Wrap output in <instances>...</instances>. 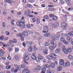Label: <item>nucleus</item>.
Instances as JSON below:
<instances>
[{"mask_svg": "<svg viewBox=\"0 0 73 73\" xmlns=\"http://www.w3.org/2000/svg\"><path fill=\"white\" fill-rule=\"evenodd\" d=\"M62 67L61 66H59L57 68V70L58 71H61L62 70Z\"/></svg>", "mask_w": 73, "mask_h": 73, "instance_id": "obj_15", "label": "nucleus"}, {"mask_svg": "<svg viewBox=\"0 0 73 73\" xmlns=\"http://www.w3.org/2000/svg\"><path fill=\"white\" fill-rule=\"evenodd\" d=\"M27 10H26L24 12V14L25 16H28V14H27Z\"/></svg>", "mask_w": 73, "mask_h": 73, "instance_id": "obj_54", "label": "nucleus"}, {"mask_svg": "<svg viewBox=\"0 0 73 73\" xmlns=\"http://www.w3.org/2000/svg\"><path fill=\"white\" fill-rule=\"evenodd\" d=\"M68 51V53H69V52L70 53L71 52H72V48H68V50H67Z\"/></svg>", "mask_w": 73, "mask_h": 73, "instance_id": "obj_28", "label": "nucleus"}, {"mask_svg": "<svg viewBox=\"0 0 73 73\" xmlns=\"http://www.w3.org/2000/svg\"><path fill=\"white\" fill-rule=\"evenodd\" d=\"M52 27L53 28H56V25H55L54 24H52Z\"/></svg>", "mask_w": 73, "mask_h": 73, "instance_id": "obj_44", "label": "nucleus"}, {"mask_svg": "<svg viewBox=\"0 0 73 73\" xmlns=\"http://www.w3.org/2000/svg\"><path fill=\"white\" fill-rule=\"evenodd\" d=\"M46 73H52V72H51V71H50V70H48L47 71Z\"/></svg>", "mask_w": 73, "mask_h": 73, "instance_id": "obj_51", "label": "nucleus"}, {"mask_svg": "<svg viewBox=\"0 0 73 73\" xmlns=\"http://www.w3.org/2000/svg\"><path fill=\"white\" fill-rule=\"evenodd\" d=\"M60 61L59 62V64L60 65H63L64 66V60L62 59H61L60 60Z\"/></svg>", "mask_w": 73, "mask_h": 73, "instance_id": "obj_5", "label": "nucleus"}, {"mask_svg": "<svg viewBox=\"0 0 73 73\" xmlns=\"http://www.w3.org/2000/svg\"><path fill=\"white\" fill-rule=\"evenodd\" d=\"M9 42L10 44H13V41L11 40L9 41Z\"/></svg>", "mask_w": 73, "mask_h": 73, "instance_id": "obj_61", "label": "nucleus"}, {"mask_svg": "<svg viewBox=\"0 0 73 73\" xmlns=\"http://www.w3.org/2000/svg\"><path fill=\"white\" fill-rule=\"evenodd\" d=\"M46 51H47V50H43V52L44 54H48V52Z\"/></svg>", "mask_w": 73, "mask_h": 73, "instance_id": "obj_27", "label": "nucleus"}, {"mask_svg": "<svg viewBox=\"0 0 73 73\" xmlns=\"http://www.w3.org/2000/svg\"><path fill=\"white\" fill-rule=\"evenodd\" d=\"M27 11H28V13H27V15H30V14L31 13V12L30 11L29 9H27Z\"/></svg>", "mask_w": 73, "mask_h": 73, "instance_id": "obj_47", "label": "nucleus"}, {"mask_svg": "<svg viewBox=\"0 0 73 73\" xmlns=\"http://www.w3.org/2000/svg\"><path fill=\"white\" fill-rule=\"evenodd\" d=\"M48 11H55V9L53 8H49L48 9Z\"/></svg>", "mask_w": 73, "mask_h": 73, "instance_id": "obj_18", "label": "nucleus"}, {"mask_svg": "<svg viewBox=\"0 0 73 73\" xmlns=\"http://www.w3.org/2000/svg\"><path fill=\"white\" fill-rule=\"evenodd\" d=\"M70 65V63L69 62H67L66 64H64V67H65L66 66H69Z\"/></svg>", "mask_w": 73, "mask_h": 73, "instance_id": "obj_16", "label": "nucleus"}, {"mask_svg": "<svg viewBox=\"0 0 73 73\" xmlns=\"http://www.w3.org/2000/svg\"><path fill=\"white\" fill-rule=\"evenodd\" d=\"M0 52L1 53H2L3 54L5 53V52H4V50L2 49L0 50Z\"/></svg>", "mask_w": 73, "mask_h": 73, "instance_id": "obj_31", "label": "nucleus"}, {"mask_svg": "<svg viewBox=\"0 0 73 73\" xmlns=\"http://www.w3.org/2000/svg\"><path fill=\"white\" fill-rule=\"evenodd\" d=\"M46 58L48 60H52V58H53V57L50 56H46Z\"/></svg>", "mask_w": 73, "mask_h": 73, "instance_id": "obj_12", "label": "nucleus"}, {"mask_svg": "<svg viewBox=\"0 0 73 73\" xmlns=\"http://www.w3.org/2000/svg\"><path fill=\"white\" fill-rule=\"evenodd\" d=\"M60 3L62 4H64V1L62 0L60 1Z\"/></svg>", "mask_w": 73, "mask_h": 73, "instance_id": "obj_57", "label": "nucleus"}, {"mask_svg": "<svg viewBox=\"0 0 73 73\" xmlns=\"http://www.w3.org/2000/svg\"><path fill=\"white\" fill-rule=\"evenodd\" d=\"M35 1V0H30V2L31 3H33Z\"/></svg>", "mask_w": 73, "mask_h": 73, "instance_id": "obj_46", "label": "nucleus"}, {"mask_svg": "<svg viewBox=\"0 0 73 73\" xmlns=\"http://www.w3.org/2000/svg\"><path fill=\"white\" fill-rule=\"evenodd\" d=\"M17 70H17V69H14V73H17Z\"/></svg>", "mask_w": 73, "mask_h": 73, "instance_id": "obj_59", "label": "nucleus"}, {"mask_svg": "<svg viewBox=\"0 0 73 73\" xmlns=\"http://www.w3.org/2000/svg\"><path fill=\"white\" fill-rule=\"evenodd\" d=\"M50 34L48 33H46L44 35V36H45V37H49L50 36Z\"/></svg>", "mask_w": 73, "mask_h": 73, "instance_id": "obj_17", "label": "nucleus"}, {"mask_svg": "<svg viewBox=\"0 0 73 73\" xmlns=\"http://www.w3.org/2000/svg\"><path fill=\"white\" fill-rule=\"evenodd\" d=\"M55 37H56V38H60V36L58 35H56V36L55 35Z\"/></svg>", "mask_w": 73, "mask_h": 73, "instance_id": "obj_52", "label": "nucleus"}, {"mask_svg": "<svg viewBox=\"0 0 73 73\" xmlns=\"http://www.w3.org/2000/svg\"><path fill=\"white\" fill-rule=\"evenodd\" d=\"M31 58L33 60H36V56L35 55H32Z\"/></svg>", "mask_w": 73, "mask_h": 73, "instance_id": "obj_25", "label": "nucleus"}, {"mask_svg": "<svg viewBox=\"0 0 73 73\" xmlns=\"http://www.w3.org/2000/svg\"><path fill=\"white\" fill-rule=\"evenodd\" d=\"M15 59H16V60H19V57L17 56H15Z\"/></svg>", "mask_w": 73, "mask_h": 73, "instance_id": "obj_45", "label": "nucleus"}, {"mask_svg": "<svg viewBox=\"0 0 73 73\" xmlns=\"http://www.w3.org/2000/svg\"><path fill=\"white\" fill-rule=\"evenodd\" d=\"M11 24L13 25H14V24H15V21L14 20H11Z\"/></svg>", "mask_w": 73, "mask_h": 73, "instance_id": "obj_33", "label": "nucleus"}, {"mask_svg": "<svg viewBox=\"0 0 73 73\" xmlns=\"http://www.w3.org/2000/svg\"><path fill=\"white\" fill-rule=\"evenodd\" d=\"M2 26L3 27V28H5V27H6L5 25V23L3 22V23Z\"/></svg>", "mask_w": 73, "mask_h": 73, "instance_id": "obj_37", "label": "nucleus"}, {"mask_svg": "<svg viewBox=\"0 0 73 73\" xmlns=\"http://www.w3.org/2000/svg\"><path fill=\"white\" fill-rule=\"evenodd\" d=\"M11 66L10 65H8L6 67V68L7 69H11Z\"/></svg>", "mask_w": 73, "mask_h": 73, "instance_id": "obj_22", "label": "nucleus"}, {"mask_svg": "<svg viewBox=\"0 0 73 73\" xmlns=\"http://www.w3.org/2000/svg\"><path fill=\"white\" fill-rule=\"evenodd\" d=\"M48 65L47 64H44L43 65V68L42 69V70L43 71H46V68H48Z\"/></svg>", "mask_w": 73, "mask_h": 73, "instance_id": "obj_6", "label": "nucleus"}, {"mask_svg": "<svg viewBox=\"0 0 73 73\" xmlns=\"http://www.w3.org/2000/svg\"><path fill=\"white\" fill-rule=\"evenodd\" d=\"M59 34L60 35V36H62V37L64 36V34L63 33H59Z\"/></svg>", "mask_w": 73, "mask_h": 73, "instance_id": "obj_53", "label": "nucleus"}, {"mask_svg": "<svg viewBox=\"0 0 73 73\" xmlns=\"http://www.w3.org/2000/svg\"><path fill=\"white\" fill-rule=\"evenodd\" d=\"M19 27H21L22 28H25V25L24 24H23L22 25H21L20 22L19 21H18L17 23Z\"/></svg>", "mask_w": 73, "mask_h": 73, "instance_id": "obj_2", "label": "nucleus"}, {"mask_svg": "<svg viewBox=\"0 0 73 73\" xmlns=\"http://www.w3.org/2000/svg\"><path fill=\"white\" fill-rule=\"evenodd\" d=\"M61 26L62 28H65L67 27V24L65 23H62L61 24Z\"/></svg>", "mask_w": 73, "mask_h": 73, "instance_id": "obj_4", "label": "nucleus"}, {"mask_svg": "<svg viewBox=\"0 0 73 73\" xmlns=\"http://www.w3.org/2000/svg\"><path fill=\"white\" fill-rule=\"evenodd\" d=\"M6 35L7 36H9V35L10 34V33H9V32L8 31H6Z\"/></svg>", "mask_w": 73, "mask_h": 73, "instance_id": "obj_41", "label": "nucleus"}, {"mask_svg": "<svg viewBox=\"0 0 73 73\" xmlns=\"http://www.w3.org/2000/svg\"><path fill=\"white\" fill-rule=\"evenodd\" d=\"M43 59V57L42 56H41L40 55H39L38 57V61H40V60H41Z\"/></svg>", "mask_w": 73, "mask_h": 73, "instance_id": "obj_11", "label": "nucleus"}, {"mask_svg": "<svg viewBox=\"0 0 73 73\" xmlns=\"http://www.w3.org/2000/svg\"><path fill=\"white\" fill-rule=\"evenodd\" d=\"M55 52L56 53H60V50L58 49H56L55 50Z\"/></svg>", "mask_w": 73, "mask_h": 73, "instance_id": "obj_23", "label": "nucleus"}, {"mask_svg": "<svg viewBox=\"0 0 73 73\" xmlns=\"http://www.w3.org/2000/svg\"><path fill=\"white\" fill-rule=\"evenodd\" d=\"M44 31H43V33H47L49 31V27L48 26H45L44 27Z\"/></svg>", "mask_w": 73, "mask_h": 73, "instance_id": "obj_3", "label": "nucleus"}, {"mask_svg": "<svg viewBox=\"0 0 73 73\" xmlns=\"http://www.w3.org/2000/svg\"><path fill=\"white\" fill-rule=\"evenodd\" d=\"M49 16L50 17H52L54 16V15L53 14H51Z\"/></svg>", "mask_w": 73, "mask_h": 73, "instance_id": "obj_58", "label": "nucleus"}, {"mask_svg": "<svg viewBox=\"0 0 73 73\" xmlns=\"http://www.w3.org/2000/svg\"><path fill=\"white\" fill-rule=\"evenodd\" d=\"M50 55L52 57V56H57V55L53 53L51 54Z\"/></svg>", "mask_w": 73, "mask_h": 73, "instance_id": "obj_40", "label": "nucleus"}, {"mask_svg": "<svg viewBox=\"0 0 73 73\" xmlns=\"http://www.w3.org/2000/svg\"><path fill=\"white\" fill-rule=\"evenodd\" d=\"M15 51L16 52H19V49L17 48H15Z\"/></svg>", "mask_w": 73, "mask_h": 73, "instance_id": "obj_62", "label": "nucleus"}, {"mask_svg": "<svg viewBox=\"0 0 73 73\" xmlns=\"http://www.w3.org/2000/svg\"><path fill=\"white\" fill-rule=\"evenodd\" d=\"M32 20L33 21V23H35V22H36V19H35V18L33 19Z\"/></svg>", "mask_w": 73, "mask_h": 73, "instance_id": "obj_64", "label": "nucleus"}, {"mask_svg": "<svg viewBox=\"0 0 73 73\" xmlns=\"http://www.w3.org/2000/svg\"><path fill=\"white\" fill-rule=\"evenodd\" d=\"M63 51L65 53V54H68V50L66 48H64L63 49Z\"/></svg>", "mask_w": 73, "mask_h": 73, "instance_id": "obj_8", "label": "nucleus"}, {"mask_svg": "<svg viewBox=\"0 0 73 73\" xmlns=\"http://www.w3.org/2000/svg\"><path fill=\"white\" fill-rule=\"evenodd\" d=\"M15 70V69L13 68H12L11 69V71L12 72H14V70Z\"/></svg>", "mask_w": 73, "mask_h": 73, "instance_id": "obj_56", "label": "nucleus"}, {"mask_svg": "<svg viewBox=\"0 0 73 73\" xmlns=\"http://www.w3.org/2000/svg\"><path fill=\"white\" fill-rule=\"evenodd\" d=\"M14 66L15 67V68H17L18 70H20V68H21L20 67V66H18L17 64H15Z\"/></svg>", "mask_w": 73, "mask_h": 73, "instance_id": "obj_13", "label": "nucleus"}, {"mask_svg": "<svg viewBox=\"0 0 73 73\" xmlns=\"http://www.w3.org/2000/svg\"><path fill=\"white\" fill-rule=\"evenodd\" d=\"M53 20L54 21H56V20H57V17L56 16L53 17Z\"/></svg>", "mask_w": 73, "mask_h": 73, "instance_id": "obj_26", "label": "nucleus"}, {"mask_svg": "<svg viewBox=\"0 0 73 73\" xmlns=\"http://www.w3.org/2000/svg\"><path fill=\"white\" fill-rule=\"evenodd\" d=\"M45 46H49L50 45V44L49 43H48L46 42H45Z\"/></svg>", "mask_w": 73, "mask_h": 73, "instance_id": "obj_36", "label": "nucleus"}, {"mask_svg": "<svg viewBox=\"0 0 73 73\" xmlns=\"http://www.w3.org/2000/svg\"><path fill=\"white\" fill-rule=\"evenodd\" d=\"M17 36H18V37H22V34H18L17 35Z\"/></svg>", "mask_w": 73, "mask_h": 73, "instance_id": "obj_39", "label": "nucleus"}, {"mask_svg": "<svg viewBox=\"0 0 73 73\" xmlns=\"http://www.w3.org/2000/svg\"><path fill=\"white\" fill-rule=\"evenodd\" d=\"M27 6L29 8H32V6L31 5V4H27Z\"/></svg>", "mask_w": 73, "mask_h": 73, "instance_id": "obj_30", "label": "nucleus"}, {"mask_svg": "<svg viewBox=\"0 0 73 73\" xmlns=\"http://www.w3.org/2000/svg\"><path fill=\"white\" fill-rule=\"evenodd\" d=\"M5 1L7 2L8 3H11V0H5Z\"/></svg>", "mask_w": 73, "mask_h": 73, "instance_id": "obj_35", "label": "nucleus"}, {"mask_svg": "<svg viewBox=\"0 0 73 73\" xmlns=\"http://www.w3.org/2000/svg\"><path fill=\"white\" fill-rule=\"evenodd\" d=\"M21 68H25L26 67L25 65L24 64L22 65H21Z\"/></svg>", "mask_w": 73, "mask_h": 73, "instance_id": "obj_38", "label": "nucleus"}, {"mask_svg": "<svg viewBox=\"0 0 73 73\" xmlns=\"http://www.w3.org/2000/svg\"><path fill=\"white\" fill-rule=\"evenodd\" d=\"M35 72H38L39 71V70L37 68H35L34 69Z\"/></svg>", "mask_w": 73, "mask_h": 73, "instance_id": "obj_48", "label": "nucleus"}, {"mask_svg": "<svg viewBox=\"0 0 73 73\" xmlns=\"http://www.w3.org/2000/svg\"><path fill=\"white\" fill-rule=\"evenodd\" d=\"M13 41V42H14V43H16V42H17V40L15 39H14Z\"/></svg>", "mask_w": 73, "mask_h": 73, "instance_id": "obj_50", "label": "nucleus"}, {"mask_svg": "<svg viewBox=\"0 0 73 73\" xmlns=\"http://www.w3.org/2000/svg\"><path fill=\"white\" fill-rule=\"evenodd\" d=\"M28 55H29V54L28 52L25 53V56H28Z\"/></svg>", "mask_w": 73, "mask_h": 73, "instance_id": "obj_55", "label": "nucleus"}, {"mask_svg": "<svg viewBox=\"0 0 73 73\" xmlns=\"http://www.w3.org/2000/svg\"><path fill=\"white\" fill-rule=\"evenodd\" d=\"M60 41H62V42H64L65 40L64 38H63V37H61L60 39Z\"/></svg>", "mask_w": 73, "mask_h": 73, "instance_id": "obj_19", "label": "nucleus"}, {"mask_svg": "<svg viewBox=\"0 0 73 73\" xmlns=\"http://www.w3.org/2000/svg\"><path fill=\"white\" fill-rule=\"evenodd\" d=\"M36 67L39 70H41V67L38 65H37Z\"/></svg>", "mask_w": 73, "mask_h": 73, "instance_id": "obj_34", "label": "nucleus"}, {"mask_svg": "<svg viewBox=\"0 0 73 73\" xmlns=\"http://www.w3.org/2000/svg\"><path fill=\"white\" fill-rule=\"evenodd\" d=\"M50 66H51L52 68H55V64L54 63H52L50 64Z\"/></svg>", "mask_w": 73, "mask_h": 73, "instance_id": "obj_14", "label": "nucleus"}, {"mask_svg": "<svg viewBox=\"0 0 73 73\" xmlns=\"http://www.w3.org/2000/svg\"><path fill=\"white\" fill-rule=\"evenodd\" d=\"M66 39L69 42H72V38L68 36L66 37Z\"/></svg>", "mask_w": 73, "mask_h": 73, "instance_id": "obj_10", "label": "nucleus"}, {"mask_svg": "<svg viewBox=\"0 0 73 73\" xmlns=\"http://www.w3.org/2000/svg\"><path fill=\"white\" fill-rule=\"evenodd\" d=\"M44 18L45 19H48L49 17H48V16L46 15V16H44Z\"/></svg>", "mask_w": 73, "mask_h": 73, "instance_id": "obj_43", "label": "nucleus"}, {"mask_svg": "<svg viewBox=\"0 0 73 73\" xmlns=\"http://www.w3.org/2000/svg\"><path fill=\"white\" fill-rule=\"evenodd\" d=\"M56 46H57V44L56 43H54L53 44V46H50L49 47V48L50 49V50H54L55 49V48L56 47Z\"/></svg>", "mask_w": 73, "mask_h": 73, "instance_id": "obj_1", "label": "nucleus"}, {"mask_svg": "<svg viewBox=\"0 0 73 73\" xmlns=\"http://www.w3.org/2000/svg\"><path fill=\"white\" fill-rule=\"evenodd\" d=\"M24 58L25 61H27L29 59V56H25Z\"/></svg>", "mask_w": 73, "mask_h": 73, "instance_id": "obj_20", "label": "nucleus"}, {"mask_svg": "<svg viewBox=\"0 0 73 73\" xmlns=\"http://www.w3.org/2000/svg\"><path fill=\"white\" fill-rule=\"evenodd\" d=\"M36 23L37 24H40V20L39 19H37V21H36Z\"/></svg>", "mask_w": 73, "mask_h": 73, "instance_id": "obj_42", "label": "nucleus"}, {"mask_svg": "<svg viewBox=\"0 0 73 73\" xmlns=\"http://www.w3.org/2000/svg\"><path fill=\"white\" fill-rule=\"evenodd\" d=\"M26 27L28 29L30 28L31 27V25H30L29 24H28L27 25Z\"/></svg>", "mask_w": 73, "mask_h": 73, "instance_id": "obj_32", "label": "nucleus"}, {"mask_svg": "<svg viewBox=\"0 0 73 73\" xmlns=\"http://www.w3.org/2000/svg\"><path fill=\"white\" fill-rule=\"evenodd\" d=\"M33 50V47H30L29 48L28 51L29 52H32Z\"/></svg>", "mask_w": 73, "mask_h": 73, "instance_id": "obj_21", "label": "nucleus"}, {"mask_svg": "<svg viewBox=\"0 0 73 73\" xmlns=\"http://www.w3.org/2000/svg\"><path fill=\"white\" fill-rule=\"evenodd\" d=\"M24 36H23L21 37V39L22 41H24Z\"/></svg>", "mask_w": 73, "mask_h": 73, "instance_id": "obj_60", "label": "nucleus"}, {"mask_svg": "<svg viewBox=\"0 0 73 73\" xmlns=\"http://www.w3.org/2000/svg\"><path fill=\"white\" fill-rule=\"evenodd\" d=\"M28 32L27 31H24L23 33V34H22V36H28Z\"/></svg>", "mask_w": 73, "mask_h": 73, "instance_id": "obj_7", "label": "nucleus"}, {"mask_svg": "<svg viewBox=\"0 0 73 73\" xmlns=\"http://www.w3.org/2000/svg\"><path fill=\"white\" fill-rule=\"evenodd\" d=\"M58 45L59 46H60V45H62V42H59L58 43Z\"/></svg>", "mask_w": 73, "mask_h": 73, "instance_id": "obj_63", "label": "nucleus"}, {"mask_svg": "<svg viewBox=\"0 0 73 73\" xmlns=\"http://www.w3.org/2000/svg\"><path fill=\"white\" fill-rule=\"evenodd\" d=\"M3 39H4V36H1L0 38V40H3Z\"/></svg>", "mask_w": 73, "mask_h": 73, "instance_id": "obj_49", "label": "nucleus"}, {"mask_svg": "<svg viewBox=\"0 0 73 73\" xmlns=\"http://www.w3.org/2000/svg\"><path fill=\"white\" fill-rule=\"evenodd\" d=\"M23 73H29V71L27 69L24 68Z\"/></svg>", "mask_w": 73, "mask_h": 73, "instance_id": "obj_9", "label": "nucleus"}, {"mask_svg": "<svg viewBox=\"0 0 73 73\" xmlns=\"http://www.w3.org/2000/svg\"><path fill=\"white\" fill-rule=\"evenodd\" d=\"M68 57L70 60H73V56L72 55L69 56Z\"/></svg>", "mask_w": 73, "mask_h": 73, "instance_id": "obj_29", "label": "nucleus"}, {"mask_svg": "<svg viewBox=\"0 0 73 73\" xmlns=\"http://www.w3.org/2000/svg\"><path fill=\"white\" fill-rule=\"evenodd\" d=\"M20 22L22 23V24H25V20L21 19L20 20Z\"/></svg>", "mask_w": 73, "mask_h": 73, "instance_id": "obj_24", "label": "nucleus"}]
</instances>
